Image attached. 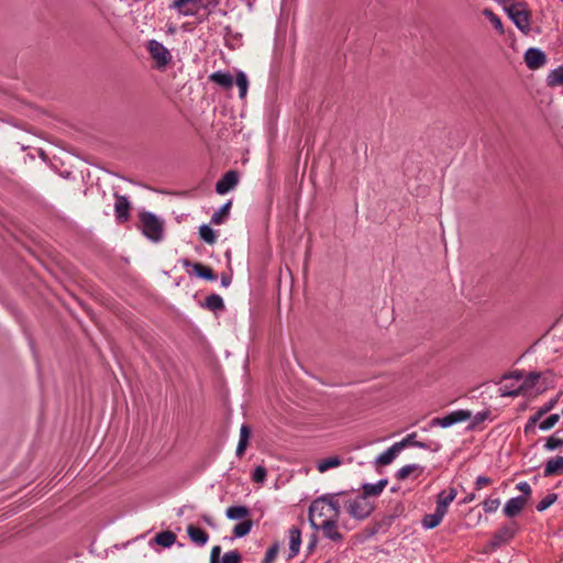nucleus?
<instances>
[{"label": "nucleus", "mask_w": 563, "mask_h": 563, "mask_svg": "<svg viewBox=\"0 0 563 563\" xmlns=\"http://www.w3.org/2000/svg\"><path fill=\"white\" fill-rule=\"evenodd\" d=\"M559 397L560 395H558L555 398L551 399L550 401H548L547 404H544L538 411H539V416H544L545 413H548L549 411H551L555 405L558 404L559 401Z\"/></svg>", "instance_id": "nucleus-47"}, {"label": "nucleus", "mask_w": 563, "mask_h": 563, "mask_svg": "<svg viewBox=\"0 0 563 563\" xmlns=\"http://www.w3.org/2000/svg\"><path fill=\"white\" fill-rule=\"evenodd\" d=\"M554 375L551 372L541 373V378L537 387V394H542L547 389L553 387Z\"/></svg>", "instance_id": "nucleus-30"}, {"label": "nucleus", "mask_w": 563, "mask_h": 563, "mask_svg": "<svg viewBox=\"0 0 563 563\" xmlns=\"http://www.w3.org/2000/svg\"><path fill=\"white\" fill-rule=\"evenodd\" d=\"M225 515L231 520H240L250 516V509L246 506H231Z\"/></svg>", "instance_id": "nucleus-26"}, {"label": "nucleus", "mask_w": 563, "mask_h": 563, "mask_svg": "<svg viewBox=\"0 0 563 563\" xmlns=\"http://www.w3.org/2000/svg\"><path fill=\"white\" fill-rule=\"evenodd\" d=\"M490 413H492L490 410H484V411L477 412L474 416L472 415V418L470 419L471 423L468 424L467 429L475 430L482 422H484L485 420H487L490 417Z\"/></svg>", "instance_id": "nucleus-34"}, {"label": "nucleus", "mask_w": 563, "mask_h": 563, "mask_svg": "<svg viewBox=\"0 0 563 563\" xmlns=\"http://www.w3.org/2000/svg\"><path fill=\"white\" fill-rule=\"evenodd\" d=\"M520 394H523L522 389H520V386L516 389H512V390H504L503 391V396H508V397H517L519 396Z\"/></svg>", "instance_id": "nucleus-53"}, {"label": "nucleus", "mask_w": 563, "mask_h": 563, "mask_svg": "<svg viewBox=\"0 0 563 563\" xmlns=\"http://www.w3.org/2000/svg\"><path fill=\"white\" fill-rule=\"evenodd\" d=\"M445 515L446 514H444L443 511L435 508V511L433 514L424 515V517L421 521L422 527L424 529H433V528L438 527L441 523V521L443 520Z\"/></svg>", "instance_id": "nucleus-19"}, {"label": "nucleus", "mask_w": 563, "mask_h": 563, "mask_svg": "<svg viewBox=\"0 0 563 563\" xmlns=\"http://www.w3.org/2000/svg\"><path fill=\"white\" fill-rule=\"evenodd\" d=\"M241 561L242 556L236 550L227 552L222 558V563H241Z\"/></svg>", "instance_id": "nucleus-45"}, {"label": "nucleus", "mask_w": 563, "mask_h": 563, "mask_svg": "<svg viewBox=\"0 0 563 563\" xmlns=\"http://www.w3.org/2000/svg\"><path fill=\"white\" fill-rule=\"evenodd\" d=\"M300 544L301 530L298 527L294 526L289 529V560L295 558L299 553Z\"/></svg>", "instance_id": "nucleus-14"}, {"label": "nucleus", "mask_w": 563, "mask_h": 563, "mask_svg": "<svg viewBox=\"0 0 563 563\" xmlns=\"http://www.w3.org/2000/svg\"><path fill=\"white\" fill-rule=\"evenodd\" d=\"M316 544H317V538H316V537H313V538H312V540H311V541L309 542V544H308V551H309V552L313 551V549H314Z\"/></svg>", "instance_id": "nucleus-56"}, {"label": "nucleus", "mask_w": 563, "mask_h": 563, "mask_svg": "<svg viewBox=\"0 0 563 563\" xmlns=\"http://www.w3.org/2000/svg\"><path fill=\"white\" fill-rule=\"evenodd\" d=\"M147 51L158 68L165 67L172 60L169 51L156 40L148 41Z\"/></svg>", "instance_id": "nucleus-5"}, {"label": "nucleus", "mask_w": 563, "mask_h": 563, "mask_svg": "<svg viewBox=\"0 0 563 563\" xmlns=\"http://www.w3.org/2000/svg\"><path fill=\"white\" fill-rule=\"evenodd\" d=\"M181 263H183V266L185 267H189L191 266L195 274L200 277V278H203V279H207V280H217V275L214 274V272L209 267V266H206L201 263H191L189 260H181Z\"/></svg>", "instance_id": "nucleus-12"}, {"label": "nucleus", "mask_w": 563, "mask_h": 563, "mask_svg": "<svg viewBox=\"0 0 563 563\" xmlns=\"http://www.w3.org/2000/svg\"><path fill=\"white\" fill-rule=\"evenodd\" d=\"M341 463H342V461H341L340 457L331 456V457H328V459L319 461L318 464H317V470L320 473H324V472H327L330 468L340 466Z\"/></svg>", "instance_id": "nucleus-31"}, {"label": "nucleus", "mask_w": 563, "mask_h": 563, "mask_svg": "<svg viewBox=\"0 0 563 563\" xmlns=\"http://www.w3.org/2000/svg\"><path fill=\"white\" fill-rule=\"evenodd\" d=\"M562 415H563V409H562Z\"/></svg>", "instance_id": "nucleus-59"}, {"label": "nucleus", "mask_w": 563, "mask_h": 563, "mask_svg": "<svg viewBox=\"0 0 563 563\" xmlns=\"http://www.w3.org/2000/svg\"><path fill=\"white\" fill-rule=\"evenodd\" d=\"M218 5L219 0H206L201 3L199 8V22L206 21Z\"/></svg>", "instance_id": "nucleus-28"}, {"label": "nucleus", "mask_w": 563, "mask_h": 563, "mask_svg": "<svg viewBox=\"0 0 563 563\" xmlns=\"http://www.w3.org/2000/svg\"><path fill=\"white\" fill-rule=\"evenodd\" d=\"M416 438H417V433L412 432V433L407 434V437H405L401 441L396 442L395 444H396V446H398V450L400 452H401V450H404L407 446H417V448H422V449L428 448V445L426 443L417 441Z\"/></svg>", "instance_id": "nucleus-24"}, {"label": "nucleus", "mask_w": 563, "mask_h": 563, "mask_svg": "<svg viewBox=\"0 0 563 563\" xmlns=\"http://www.w3.org/2000/svg\"><path fill=\"white\" fill-rule=\"evenodd\" d=\"M199 235L208 244H214L217 241L214 231L207 224H202L199 228Z\"/></svg>", "instance_id": "nucleus-35"}, {"label": "nucleus", "mask_w": 563, "mask_h": 563, "mask_svg": "<svg viewBox=\"0 0 563 563\" xmlns=\"http://www.w3.org/2000/svg\"><path fill=\"white\" fill-rule=\"evenodd\" d=\"M398 453H400V451L394 443L389 449L379 454L375 462L377 465H388L395 460Z\"/></svg>", "instance_id": "nucleus-23"}, {"label": "nucleus", "mask_w": 563, "mask_h": 563, "mask_svg": "<svg viewBox=\"0 0 563 563\" xmlns=\"http://www.w3.org/2000/svg\"><path fill=\"white\" fill-rule=\"evenodd\" d=\"M199 8L197 4H186L185 8H172L183 16H196L199 20Z\"/></svg>", "instance_id": "nucleus-39"}, {"label": "nucleus", "mask_w": 563, "mask_h": 563, "mask_svg": "<svg viewBox=\"0 0 563 563\" xmlns=\"http://www.w3.org/2000/svg\"><path fill=\"white\" fill-rule=\"evenodd\" d=\"M388 481L386 478L378 481L376 484H364L363 485V496L368 498L369 496H379Z\"/></svg>", "instance_id": "nucleus-21"}, {"label": "nucleus", "mask_w": 563, "mask_h": 563, "mask_svg": "<svg viewBox=\"0 0 563 563\" xmlns=\"http://www.w3.org/2000/svg\"><path fill=\"white\" fill-rule=\"evenodd\" d=\"M456 495L457 492L454 487L449 488V490H442L438 495L435 508L446 514L449 505L455 499Z\"/></svg>", "instance_id": "nucleus-15"}, {"label": "nucleus", "mask_w": 563, "mask_h": 563, "mask_svg": "<svg viewBox=\"0 0 563 563\" xmlns=\"http://www.w3.org/2000/svg\"><path fill=\"white\" fill-rule=\"evenodd\" d=\"M483 14L490 21L498 33L504 34V26L499 16H497L490 9H484Z\"/></svg>", "instance_id": "nucleus-37"}, {"label": "nucleus", "mask_w": 563, "mask_h": 563, "mask_svg": "<svg viewBox=\"0 0 563 563\" xmlns=\"http://www.w3.org/2000/svg\"><path fill=\"white\" fill-rule=\"evenodd\" d=\"M422 466L418 464H408L398 470V472L396 473V477L399 481H404L408 478L412 473H417L416 476H419L420 474H422Z\"/></svg>", "instance_id": "nucleus-25"}, {"label": "nucleus", "mask_w": 563, "mask_h": 563, "mask_svg": "<svg viewBox=\"0 0 563 563\" xmlns=\"http://www.w3.org/2000/svg\"><path fill=\"white\" fill-rule=\"evenodd\" d=\"M472 418V411L466 409H459L450 412L442 418H434L431 421L432 426H440L442 428H449L455 423L467 421Z\"/></svg>", "instance_id": "nucleus-6"}, {"label": "nucleus", "mask_w": 563, "mask_h": 563, "mask_svg": "<svg viewBox=\"0 0 563 563\" xmlns=\"http://www.w3.org/2000/svg\"><path fill=\"white\" fill-rule=\"evenodd\" d=\"M474 499H475V494L471 493V494L465 496V498L463 499V503L464 504H468V503L473 501Z\"/></svg>", "instance_id": "nucleus-55"}, {"label": "nucleus", "mask_w": 563, "mask_h": 563, "mask_svg": "<svg viewBox=\"0 0 563 563\" xmlns=\"http://www.w3.org/2000/svg\"><path fill=\"white\" fill-rule=\"evenodd\" d=\"M279 551V544L274 543L267 551L263 559V563H273Z\"/></svg>", "instance_id": "nucleus-44"}, {"label": "nucleus", "mask_w": 563, "mask_h": 563, "mask_svg": "<svg viewBox=\"0 0 563 563\" xmlns=\"http://www.w3.org/2000/svg\"><path fill=\"white\" fill-rule=\"evenodd\" d=\"M558 499L556 494H548L544 498H542L539 504L537 505L538 511H544L550 506H552Z\"/></svg>", "instance_id": "nucleus-40"}, {"label": "nucleus", "mask_w": 563, "mask_h": 563, "mask_svg": "<svg viewBox=\"0 0 563 563\" xmlns=\"http://www.w3.org/2000/svg\"><path fill=\"white\" fill-rule=\"evenodd\" d=\"M201 4V0H174L169 8H185L186 4Z\"/></svg>", "instance_id": "nucleus-48"}, {"label": "nucleus", "mask_w": 563, "mask_h": 563, "mask_svg": "<svg viewBox=\"0 0 563 563\" xmlns=\"http://www.w3.org/2000/svg\"><path fill=\"white\" fill-rule=\"evenodd\" d=\"M267 476V471L264 466H257L253 471L252 479L255 483H263Z\"/></svg>", "instance_id": "nucleus-46"}, {"label": "nucleus", "mask_w": 563, "mask_h": 563, "mask_svg": "<svg viewBox=\"0 0 563 563\" xmlns=\"http://www.w3.org/2000/svg\"><path fill=\"white\" fill-rule=\"evenodd\" d=\"M251 435V429L247 424H242L240 429V440L236 446V455L242 456L247 448Z\"/></svg>", "instance_id": "nucleus-22"}, {"label": "nucleus", "mask_w": 563, "mask_h": 563, "mask_svg": "<svg viewBox=\"0 0 563 563\" xmlns=\"http://www.w3.org/2000/svg\"><path fill=\"white\" fill-rule=\"evenodd\" d=\"M252 526H253L252 520L247 519V520L241 521L233 529L234 537H236V538L245 537L246 534L250 533Z\"/></svg>", "instance_id": "nucleus-36"}, {"label": "nucleus", "mask_w": 563, "mask_h": 563, "mask_svg": "<svg viewBox=\"0 0 563 563\" xmlns=\"http://www.w3.org/2000/svg\"><path fill=\"white\" fill-rule=\"evenodd\" d=\"M559 419H560V416L558 413H553V415L549 416L545 420H543L539 424L540 430L547 431V430L552 429L558 423Z\"/></svg>", "instance_id": "nucleus-42"}, {"label": "nucleus", "mask_w": 563, "mask_h": 563, "mask_svg": "<svg viewBox=\"0 0 563 563\" xmlns=\"http://www.w3.org/2000/svg\"><path fill=\"white\" fill-rule=\"evenodd\" d=\"M493 483V479L488 476H478L475 482V489L479 490L484 487L490 485Z\"/></svg>", "instance_id": "nucleus-49"}, {"label": "nucleus", "mask_w": 563, "mask_h": 563, "mask_svg": "<svg viewBox=\"0 0 563 563\" xmlns=\"http://www.w3.org/2000/svg\"><path fill=\"white\" fill-rule=\"evenodd\" d=\"M203 519L208 525H211V521L207 517H203Z\"/></svg>", "instance_id": "nucleus-58"}, {"label": "nucleus", "mask_w": 563, "mask_h": 563, "mask_svg": "<svg viewBox=\"0 0 563 563\" xmlns=\"http://www.w3.org/2000/svg\"><path fill=\"white\" fill-rule=\"evenodd\" d=\"M115 203H114V212L117 221L120 223H124L130 219V210L131 203L128 197L119 194H114Z\"/></svg>", "instance_id": "nucleus-9"}, {"label": "nucleus", "mask_w": 563, "mask_h": 563, "mask_svg": "<svg viewBox=\"0 0 563 563\" xmlns=\"http://www.w3.org/2000/svg\"><path fill=\"white\" fill-rule=\"evenodd\" d=\"M512 376H514L516 379H518V380H519V379H521V377H522L521 373H516V374H514Z\"/></svg>", "instance_id": "nucleus-57"}, {"label": "nucleus", "mask_w": 563, "mask_h": 563, "mask_svg": "<svg viewBox=\"0 0 563 563\" xmlns=\"http://www.w3.org/2000/svg\"><path fill=\"white\" fill-rule=\"evenodd\" d=\"M239 183V174L236 170L227 172L216 184V191L219 195H224L234 189Z\"/></svg>", "instance_id": "nucleus-10"}, {"label": "nucleus", "mask_w": 563, "mask_h": 563, "mask_svg": "<svg viewBox=\"0 0 563 563\" xmlns=\"http://www.w3.org/2000/svg\"><path fill=\"white\" fill-rule=\"evenodd\" d=\"M205 306L211 311H218L224 308V302L221 296L212 294L206 298Z\"/></svg>", "instance_id": "nucleus-32"}, {"label": "nucleus", "mask_w": 563, "mask_h": 563, "mask_svg": "<svg viewBox=\"0 0 563 563\" xmlns=\"http://www.w3.org/2000/svg\"><path fill=\"white\" fill-rule=\"evenodd\" d=\"M517 489L522 492L525 495L523 497H527V499L529 498V496L531 495V492H532L530 485L527 482L518 483Z\"/></svg>", "instance_id": "nucleus-51"}, {"label": "nucleus", "mask_w": 563, "mask_h": 563, "mask_svg": "<svg viewBox=\"0 0 563 563\" xmlns=\"http://www.w3.org/2000/svg\"><path fill=\"white\" fill-rule=\"evenodd\" d=\"M505 11L514 24L526 35L531 31V11L526 2H515L505 7Z\"/></svg>", "instance_id": "nucleus-2"}, {"label": "nucleus", "mask_w": 563, "mask_h": 563, "mask_svg": "<svg viewBox=\"0 0 563 563\" xmlns=\"http://www.w3.org/2000/svg\"><path fill=\"white\" fill-rule=\"evenodd\" d=\"M187 533L190 540L199 547L205 545L209 540V534L199 527L189 525L187 527Z\"/></svg>", "instance_id": "nucleus-17"}, {"label": "nucleus", "mask_w": 563, "mask_h": 563, "mask_svg": "<svg viewBox=\"0 0 563 563\" xmlns=\"http://www.w3.org/2000/svg\"><path fill=\"white\" fill-rule=\"evenodd\" d=\"M541 378V373L538 372H531L522 382L520 385V389H522L523 394H529L533 389L537 393V387L539 384V380Z\"/></svg>", "instance_id": "nucleus-20"}, {"label": "nucleus", "mask_w": 563, "mask_h": 563, "mask_svg": "<svg viewBox=\"0 0 563 563\" xmlns=\"http://www.w3.org/2000/svg\"><path fill=\"white\" fill-rule=\"evenodd\" d=\"M550 87H556L563 85V66H560L552 70L547 78Z\"/></svg>", "instance_id": "nucleus-33"}, {"label": "nucleus", "mask_w": 563, "mask_h": 563, "mask_svg": "<svg viewBox=\"0 0 563 563\" xmlns=\"http://www.w3.org/2000/svg\"><path fill=\"white\" fill-rule=\"evenodd\" d=\"M335 497L333 494L323 495L311 503L309 522L312 528H317L319 521L339 519L340 504Z\"/></svg>", "instance_id": "nucleus-1"}, {"label": "nucleus", "mask_w": 563, "mask_h": 563, "mask_svg": "<svg viewBox=\"0 0 563 563\" xmlns=\"http://www.w3.org/2000/svg\"><path fill=\"white\" fill-rule=\"evenodd\" d=\"M543 475L544 477L563 475V456H556L549 460L544 465Z\"/></svg>", "instance_id": "nucleus-16"}, {"label": "nucleus", "mask_w": 563, "mask_h": 563, "mask_svg": "<svg viewBox=\"0 0 563 563\" xmlns=\"http://www.w3.org/2000/svg\"><path fill=\"white\" fill-rule=\"evenodd\" d=\"M517 528L515 523L504 526L499 528L495 533L490 541V547L493 549L499 548L503 544L508 543L516 534Z\"/></svg>", "instance_id": "nucleus-7"}, {"label": "nucleus", "mask_w": 563, "mask_h": 563, "mask_svg": "<svg viewBox=\"0 0 563 563\" xmlns=\"http://www.w3.org/2000/svg\"><path fill=\"white\" fill-rule=\"evenodd\" d=\"M140 222L143 234L154 242L163 238V222L152 212L143 211L140 213Z\"/></svg>", "instance_id": "nucleus-3"}, {"label": "nucleus", "mask_w": 563, "mask_h": 563, "mask_svg": "<svg viewBox=\"0 0 563 563\" xmlns=\"http://www.w3.org/2000/svg\"><path fill=\"white\" fill-rule=\"evenodd\" d=\"M176 534L173 531H162L155 536V542L164 548H169L176 542Z\"/></svg>", "instance_id": "nucleus-27"}, {"label": "nucleus", "mask_w": 563, "mask_h": 563, "mask_svg": "<svg viewBox=\"0 0 563 563\" xmlns=\"http://www.w3.org/2000/svg\"><path fill=\"white\" fill-rule=\"evenodd\" d=\"M235 84L239 87L240 97L244 98L247 92L249 80H247L246 75L243 71H239L236 74Z\"/></svg>", "instance_id": "nucleus-38"}, {"label": "nucleus", "mask_w": 563, "mask_h": 563, "mask_svg": "<svg viewBox=\"0 0 563 563\" xmlns=\"http://www.w3.org/2000/svg\"><path fill=\"white\" fill-rule=\"evenodd\" d=\"M349 514L357 519H366L374 510L373 504L363 495L345 501Z\"/></svg>", "instance_id": "nucleus-4"}, {"label": "nucleus", "mask_w": 563, "mask_h": 563, "mask_svg": "<svg viewBox=\"0 0 563 563\" xmlns=\"http://www.w3.org/2000/svg\"><path fill=\"white\" fill-rule=\"evenodd\" d=\"M543 416H539V411H537L533 416H531L526 424L525 431L529 432V430L533 429L536 423L542 418Z\"/></svg>", "instance_id": "nucleus-50"}, {"label": "nucleus", "mask_w": 563, "mask_h": 563, "mask_svg": "<svg viewBox=\"0 0 563 563\" xmlns=\"http://www.w3.org/2000/svg\"><path fill=\"white\" fill-rule=\"evenodd\" d=\"M221 284H222L223 287H228L231 284V277L225 275V274H223L221 276Z\"/></svg>", "instance_id": "nucleus-54"}, {"label": "nucleus", "mask_w": 563, "mask_h": 563, "mask_svg": "<svg viewBox=\"0 0 563 563\" xmlns=\"http://www.w3.org/2000/svg\"><path fill=\"white\" fill-rule=\"evenodd\" d=\"M525 62L530 69H539L547 63L545 54L539 48H529L525 54Z\"/></svg>", "instance_id": "nucleus-11"}, {"label": "nucleus", "mask_w": 563, "mask_h": 563, "mask_svg": "<svg viewBox=\"0 0 563 563\" xmlns=\"http://www.w3.org/2000/svg\"><path fill=\"white\" fill-rule=\"evenodd\" d=\"M559 432H555L552 437L547 440L544 448L548 451H554L563 444V438H560Z\"/></svg>", "instance_id": "nucleus-41"}, {"label": "nucleus", "mask_w": 563, "mask_h": 563, "mask_svg": "<svg viewBox=\"0 0 563 563\" xmlns=\"http://www.w3.org/2000/svg\"><path fill=\"white\" fill-rule=\"evenodd\" d=\"M500 505L499 498H487L483 503V508L485 512H495Z\"/></svg>", "instance_id": "nucleus-43"}, {"label": "nucleus", "mask_w": 563, "mask_h": 563, "mask_svg": "<svg viewBox=\"0 0 563 563\" xmlns=\"http://www.w3.org/2000/svg\"><path fill=\"white\" fill-rule=\"evenodd\" d=\"M527 503H528L527 497L510 498L504 507V514L509 518L516 517L517 515H519L522 511V509L526 507Z\"/></svg>", "instance_id": "nucleus-13"}, {"label": "nucleus", "mask_w": 563, "mask_h": 563, "mask_svg": "<svg viewBox=\"0 0 563 563\" xmlns=\"http://www.w3.org/2000/svg\"><path fill=\"white\" fill-rule=\"evenodd\" d=\"M220 554H221V547L214 545L210 553V563H219Z\"/></svg>", "instance_id": "nucleus-52"}, {"label": "nucleus", "mask_w": 563, "mask_h": 563, "mask_svg": "<svg viewBox=\"0 0 563 563\" xmlns=\"http://www.w3.org/2000/svg\"><path fill=\"white\" fill-rule=\"evenodd\" d=\"M313 529L321 530L324 538L331 541L341 542L343 540L342 533L338 531V519L319 521L317 528Z\"/></svg>", "instance_id": "nucleus-8"}, {"label": "nucleus", "mask_w": 563, "mask_h": 563, "mask_svg": "<svg viewBox=\"0 0 563 563\" xmlns=\"http://www.w3.org/2000/svg\"><path fill=\"white\" fill-rule=\"evenodd\" d=\"M209 80L221 86L224 89H231L234 84L232 75L225 71L212 73L211 75H209Z\"/></svg>", "instance_id": "nucleus-18"}, {"label": "nucleus", "mask_w": 563, "mask_h": 563, "mask_svg": "<svg viewBox=\"0 0 563 563\" xmlns=\"http://www.w3.org/2000/svg\"><path fill=\"white\" fill-rule=\"evenodd\" d=\"M231 206H232V201L229 200L227 203H224L219 210H217L212 214L211 222L217 225L222 224L225 221L227 217L229 216Z\"/></svg>", "instance_id": "nucleus-29"}]
</instances>
